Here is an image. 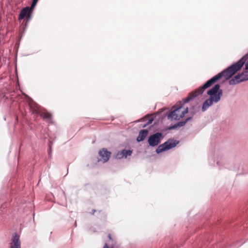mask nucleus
<instances>
[{"instance_id":"nucleus-1","label":"nucleus","mask_w":248,"mask_h":248,"mask_svg":"<svg viewBox=\"0 0 248 248\" xmlns=\"http://www.w3.org/2000/svg\"><path fill=\"white\" fill-rule=\"evenodd\" d=\"M247 59H248V55L245 56L235 63L232 65L226 70H224L222 72L213 77L210 79L208 80L204 85H203L202 87L198 90L197 92H199L200 93H202L204 91L205 89L210 87L212 84L221 79L222 78H223L225 80L229 79L237 71L241 68ZM245 67L246 69H248V60L245 64Z\"/></svg>"},{"instance_id":"nucleus-2","label":"nucleus","mask_w":248,"mask_h":248,"mask_svg":"<svg viewBox=\"0 0 248 248\" xmlns=\"http://www.w3.org/2000/svg\"><path fill=\"white\" fill-rule=\"evenodd\" d=\"M201 87H202V86L200 87L194 91L191 92L189 94L188 96L184 99V103L183 104L181 102H180V104H176V106H174L173 107V110L171 111L168 116V119L177 120L183 118L185 114L188 112V109L187 107L184 108L183 107V105L184 104L188 102L190 100L194 99L198 95L202 94L204 91L200 93L199 92H197V90Z\"/></svg>"},{"instance_id":"nucleus-3","label":"nucleus","mask_w":248,"mask_h":248,"mask_svg":"<svg viewBox=\"0 0 248 248\" xmlns=\"http://www.w3.org/2000/svg\"><path fill=\"white\" fill-rule=\"evenodd\" d=\"M220 85L218 84L207 92V94L210 95L209 98L206 100L203 104L202 110L204 111L210 106L212 105L214 102H218L222 95V91L219 90Z\"/></svg>"},{"instance_id":"nucleus-4","label":"nucleus","mask_w":248,"mask_h":248,"mask_svg":"<svg viewBox=\"0 0 248 248\" xmlns=\"http://www.w3.org/2000/svg\"><path fill=\"white\" fill-rule=\"evenodd\" d=\"M178 143V141L170 139L165 143L160 145L156 149V152L157 154L161 153L163 151L175 147Z\"/></svg>"},{"instance_id":"nucleus-5","label":"nucleus","mask_w":248,"mask_h":248,"mask_svg":"<svg viewBox=\"0 0 248 248\" xmlns=\"http://www.w3.org/2000/svg\"><path fill=\"white\" fill-rule=\"evenodd\" d=\"M248 80V69H246L245 71L241 74L235 76L233 78L229 81L230 85H234Z\"/></svg>"},{"instance_id":"nucleus-6","label":"nucleus","mask_w":248,"mask_h":248,"mask_svg":"<svg viewBox=\"0 0 248 248\" xmlns=\"http://www.w3.org/2000/svg\"><path fill=\"white\" fill-rule=\"evenodd\" d=\"M162 134L161 133H156L149 137L148 141L149 145L151 146L157 145L161 141Z\"/></svg>"},{"instance_id":"nucleus-7","label":"nucleus","mask_w":248,"mask_h":248,"mask_svg":"<svg viewBox=\"0 0 248 248\" xmlns=\"http://www.w3.org/2000/svg\"><path fill=\"white\" fill-rule=\"evenodd\" d=\"M10 244V248H21V242L19 240V236L15 233L12 237Z\"/></svg>"},{"instance_id":"nucleus-8","label":"nucleus","mask_w":248,"mask_h":248,"mask_svg":"<svg viewBox=\"0 0 248 248\" xmlns=\"http://www.w3.org/2000/svg\"><path fill=\"white\" fill-rule=\"evenodd\" d=\"M111 153L107 151L106 149L103 148L99 152V155L101 158L100 160L104 163L107 162L110 156Z\"/></svg>"},{"instance_id":"nucleus-9","label":"nucleus","mask_w":248,"mask_h":248,"mask_svg":"<svg viewBox=\"0 0 248 248\" xmlns=\"http://www.w3.org/2000/svg\"><path fill=\"white\" fill-rule=\"evenodd\" d=\"M33 10H31V7H26L25 8H23L19 15L18 19L21 20L24 18L25 17H27L28 18H30V13L31 11Z\"/></svg>"},{"instance_id":"nucleus-10","label":"nucleus","mask_w":248,"mask_h":248,"mask_svg":"<svg viewBox=\"0 0 248 248\" xmlns=\"http://www.w3.org/2000/svg\"><path fill=\"white\" fill-rule=\"evenodd\" d=\"M132 154V151L128 150H123L122 151L119 152L116 155V158L117 159H121L123 157H126L128 155H131Z\"/></svg>"},{"instance_id":"nucleus-11","label":"nucleus","mask_w":248,"mask_h":248,"mask_svg":"<svg viewBox=\"0 0 248 248\" xmlns=\"http://www.w3.org/2000/svg\"><path fill=\"white\" fill-rule=\"evenodd\" d=\"M148 134V131L146 129L141 130L140 131L139 135L137 138L138 142L143 141L147 137Z\"/></svg>"},{"instance_id":"nucleus-12","label":"nucleus","mask_w":248,"mask_h":248,"mask_svg":"<svg viewBox=\"0 0 248 248\" xmlns=\"http://www.w3.org/2000/svg\"><path fill=\"white\" fill-rule=\"evenodd\" d=\"M31 111L33 114L40 115L41 110L40 109V107L35 104H31L30 106Z\"/></svg>"},{"instance_id":"nucleus-13","label":"nucleus","mask_w":248,"mask_h":248,"mask_svg":"<svg viewBox=\"0 0 248 248\" xmlns=\"http://www.w3.org/2000/svg\"><path fill=\"white\" fill-rule=\"evenodd\" d=\"M40 116L47 121H51L52 118L51 114L46 110L42 111Z\"/></svg>"},{"instance_id":"nucleus-14","label":"nucleus","mask_w":248,"mask_h":248,"mask_svg":"<svg viewBox=\"0 0 248 248\" xmlns=\"http://www.w3.org/2000/svg\"><path fill=\"white\" fill-rule=\"evenodd\" d=\"M38 0H33L32 4L31 6V10H33L34 8L36 6Z\"/></svg>"},{"instance_id":"nucleus-15","label":"nucleus","mask_w":248,"mask_h":248,"mask_svg":"<svg viewBox=\"0 0 248 248\" xmlns=\"http://www.w3.org/2000/svg\"><path fill=\"white\" fill-rule=\"evenodd\" d=\"M190 119V118H188L186 119V121H184V122H180L178 123V125L180 126L184 125L186 124V121H188V120H189Z\"/></svg>"},{"instance_id":"nucleus-16","label":"nucleus","mask_w":248,"mask_h":248,"mask_svg":"<svg viewBox=\"0 0 248 248\" xmlns=\"http://www.w3.org/2000/svg\"><path fill=\"white\" fill-rule=\"evenodd\" d=\"M95 212H96V210H95V209H93V210H92L91 214H92V215H93Z\"/></svg>"},{"instance_id":"nucleus-17","label":"nucleus","mask_w":248,"mask_h":248,"mask_svg":"<svg viewBox=\"0 0 248 248\" xmlns=\"http://www.w3.org/2000/svg\"><path fill=\"white\" fill-rule=\"evenodd\" d=\"M103 248H108V246L107 244H106H106L104 245V247H103Z\"/></svg>"},{"instance_id":"nucleus-18","label":"nucleus","mask_w":248,"mask_h":248,"mask_svg":"<svg viewBox=\"0 0 248 248\" xmlns=\"http://www.w3.org/2000/svg\"><path fill=\"white\" fill-rule=\"evenodd\" d=\"M152 121H153L152 119L149 120V121L147 123V124H151L152 123Z\"/></svg>"},{"instance_id":"nucleus-19","label":"nucleus","mask_w":248,"mask_h":248,"mask_svg":"<svg viewBox=\"0 0 248 248\" xmlns=\"http://www.w3.org/2000/svg\"><path fill=\"white\" fill-rule=\"evenodd\" d=\"M108 238H109L110 239V236L109 234L108 235Z\"/></svg>"}]
</instances>
